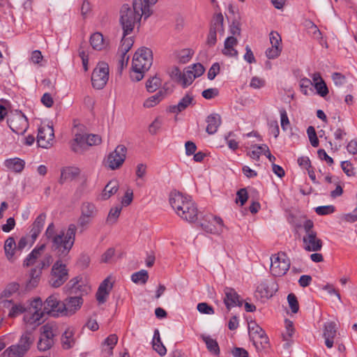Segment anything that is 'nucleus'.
Returning a JSON list of instances; mask_svg holds the SVG:
<instances>
[{
	"mask_svg": "<svg viewBox=\"0 0 357 357\" xmlns=\"http://www.w3.org/2000/svg\"><path fill=\"white\" fill-rule=\"evenodd\" d=\"M109 79V66L105 62H100L93 71L91 82L96 89H102Z\"/></svg>",
	"mask_w": 357,
	"mask_h": 357,
	"instance_id": "9b49d317",
	"label": "nucleus"
},
{
	"mask_svg": "<svg viewBox=\"0 0 357 357\" xmlns=\"http://www.w3.org/2000/svg\"><path fill=\"white\" fill-rule=\"evenodd\" d=\"M86 135L77 133L71 144V149L75 153H81L86 145Z\"/></svg>",
	"mask_w": 357,
	"mask_h": 357,
	"instance_id": "c756f323",
	"label": "nucleus"
},
{
	"mask_svg": "<svg viewBox=\"0 0 357 357\" xmlns=\"http://www.w3.org/2000/svg\"><path fill=\"white\" fill-rule=\"evenodd\" d=\"M341 167L343 172L348 176H354L356 174L355 169L350 161L346 160L341 162Z\"/></svg>",
	"mask_w": 357,
	"mask_h": 357,
	"instance_id": "864d4df0",
	"label": "nucleus"
},
{
	"mask_svg": "<svg viewBox=\"0 0 357 357\" xmlns=\"http://www.w3.org/2000/svg\"><path fill=\"white\" fill-rule=\"evenodd\" d=\"M160 85V79L157 77H153L146 82V87L149 92H154Z\"/></svg>",
	"mask_w": 357,
	"mask_h": 357,
	"instance_id": "de8ad7c7",
	"label": "nucleus"
},
{
	"mask_svg": "<svg viewBox=\"0 0 357 357\" xmlns=\"http://www.w3.org/2000/svg\"><path fill=\"white\" fill-rule=\"evenodd\" d=\"M65 310L58 294H52L43 302L40 297L31 301L29 312L25 316L24 322L29 325H40L45 314L57 317L63 315Z\"/></svg>",
	"mask_w": 357,
	"mask_h": 357,
	"instance_id": "f257e3e1",
	"label": "nucleus"
},
{
	"mask_svg": "<svg viewBox=\"0 0 357 357\" xmlns=\"http://www.w3.org/2000/svg\"><path fill=\"white\" fill-rule=\"evenodd\" d=\"M237 43L238 40L234 36L227 37L224 43V49L222 50V54L227 56L237 58L238 53L234 48Z\"/></svg>",
	"mask_w": 357,
	"mask_h": 357,
	"instance_id": "5701e85b",
	"label": "nucleus"
},
{
	"mask_svg": "<svg viewBox=\"0 0 357 357\" xmlns=\"http://www.w3.org/2000/svg\"><path fill=\"white\" fill-rule=\"evenodd\" d=\"M98 213L95 204L84 202L80 206V215L77 220V227L81 232L86 231L92 224Z\"/></svg>",
	"mask_w": 357,
	"mask_h": 357,
	"instance_id": "0eeeda50",
	"label": "nucleus"
},
{
	"mask_svg": "<svg viewBox=\"0 0 357 357\" xmlns=\"http://www.w3.org/2000/svg\"><path fill=\"white\" fill-rule=\"evenodd\" d=\"M90 43L93 49L98 51L103 50L106 46L103 36L99 32L94 33L91 35Z\"/></svg>",
	"mask_w": 357,
	"mask_h": 357,
	"instance_id": "72a5a7b5",
	"label": "nucleus"
},
{
	"mask_svg": "<svg viewBox=\"0 0 357 357\" xmlns=\"http://www.w3.org/2000/svg\"><path fill=\"white\" fill-rule=\"evenodd\" d=\"M118 342V337L116 334H112L110 335H109L105 340L104 342V344L108 346L109 347V349H110V353L109 354L112 355V349H114V347H115V345Z\"/></svg>",
	"mask_w": 357,
	"mask_h": 357,
	"instance_id": "052dcab7",
	"label": "nucleus"
},
{
	"mask_svg": "<svg viewBox=\"0 0 357 357\" xmlns=\"http://www.w3.org/2000/svg\"><path fill=\"white\" fill-rule=\"evenodd\" d=\"M59 334L58 326L54 323H47L40 328V335L37 343L40 351L50 349L54 344V337Z\"/></svg>",
	"mask_w": 357,
	"mask_h": 357,
	"instance_id": "423d86ee",
	"label": "nucleus"
},
{
	"mask_svg": "<svg viewBox=\"0 0 357 357\" xmlns=\"http://www.w3.org/2000/svg\"><path fill=\"white\" fill-rule=\"evenodd\" d=\"M193 101V96L190 94H186L177 105H171L169 110L172 113L178 114L185 110Z\"/></svg>",
	"mask_w": 357,
	"mask_h": 357,
	"instance_id": "cd10ccee",
	"label": "nucleus"
},
{
	"mask_svg": "<svg viewBox=\"0 0 357 357\" xmlns=\"http://www.w3.org/2000/svg\"><path fill=\"white\" fill-rule=\"evenodd\" d=\"M4 250L7 259L9 261L13 259L15 251L17 250V245L13 237H8L4 243Z\"/></svg>",
	"mask_w": 357,
	"mask_h": 357,
	"instance_id": "f704fd0d",
	"label": "nucleus"
},
{
	"mask_svg": "<svg viewBox=\"0 0 357 357\" xmlns=\"http://www.w3.org/2000/svg\"><path fill=\"white\" fill-rule=\"evenodd\" d=\"M112 288V284L110 282L109 278L105 279L100 284L96 292V299L99 303H104L107 301L109 291Z\"/></svg>",
	"mask_w": 357,
	"mask_h": 357,
	"instance_id": "412c9836",
	"label": "nucleus"
},
{
	"mask_svg": "<svg viewBox=\"0 0 357 357\" xmlns=\"http://www.w3.org/2000/svg\"><path fill=\"white\" fill-rule=\"evenodd\" d=\"M83 299L81 296L68 297L63 302L65 310L63 315L71 316L74 314L82 306Z\"/></svg>",
	"mask_w": 357,
	"mask_h": 357,
	"instance_id": "f3484780",
	"label": "nucleus"
},
{
	"mask_svg": "<svg viewBox=\"0 0 357 357\" xmlns=\"http://www.w3.org/2000/svg\"><path fill=\"white\" fill-rule=\"evenodd\" d=\"M153 63L152 51L147 47L139 49L133 56L132 62V71L130 73V78L132 81L139 82L144 76Z\"/></svg>",
	"mask_w": 357,
	"mask_h": 357,
	"instance_id": "39448f33",
	"label": "nucleus"
},
{
	"mask_svg": "<svg viewBox=\"0 0 357 357\" xmlns=\"http://www.w3.org/2000/svg\"><path fill=\"white\" fill-rule=\"evenodd\" d=\"M63 259H58L53 264L49 283L51 287L58 288L63 285L68 278V270Z\"/></svg>",
	"mask_w": 357,
	"mask_h": 357,
	"instance_id": "6e6552de",
	"label": "nucleus"
},
{
	"mask_svg": "<svg viewBox=\"0 0 357 357\" xmlns=\"http://www.w3.org/2000/svg\"><path fill=\"white\" fill-rule=\"evenodd\" d=\"M33 334L30 332H25L21 336L19 342L16 345H12L4 352L3 356L10 357H22L30 349L33 342Z\"/></svg>",
	"mask_w": 357,
	"mask_h": 357,
	"instance_id": "1a4fd4ad",
	"label": "nucleus"
},
{
	"mask_svg": "<svg viewBox=\"0 0 357 357\" xmlns=\"http://www.w3.org/2000/svg\"><path fill=\"white\" fill-rule=\"evenodd\" d=\"M192 54L193 52L190 49L182 50L178 54V61L181 63H186L190 60Z\"/></svg>",
	"mask_w": 357,
	"mask_h": 357,
	"instance_id": "37998d69",
	"label": "nucleus"
},
{
	"mask_svg": "<svg viewBox=\"0 0 357 357\" xmlns=\"http://www.w3.org/2000/svg\"><path fill=\"white\" fill-rule=\"evenodd\" d=\"M269 36L271 47H282V38L280 35L277 31H271Z\"/></svg>",
	"mask_w": 357,
	"mask_h": 357,
	"instance_id": "13d9d810",
	"label": "nucleus"
},
{
	"mask_svg": "<svg viewBox=\"0 0 357 357\" xmlns=\"http://www.w3.org/2000/svg\"><path fill=\"white\" fill-rule=\"evenodd\" d=\"M196 77V75H195V74L190 70V67H188V69L183 73L181 84L184 88L187 87L192 83Z\"/></svg>",
	"mask_w": 357,
	"mask_h": 357,
	"instance_id": "a19ab883",
	"label": "nucleus"
},
{
	"mask_svg": "<svg viewBox=\"0 0 357 357\" xmlns=\"http://www.w3.org/2000/svg\"><path fill=\"white\" fill-rule=\"evenodd\" d=\"M121 211V206H116L114 208H112L110 209L107 218V222L109 223H114L116 222L117 218H119L120 213Z\"/></svg>",
	"mask_w": 357,
	"mask_h": 357,
	"instance_id": "49530a36",
	"label": "nucleus"
},
{
	"mask_svg": "<svg viewBox=\"0 0 357 357\" xmlns=\"http://www.w3.org/2000/svg\"><path fill=\"white\" fill-rule=\"evenodd\" d=\"M79 280L77 277L71 279L65 286V289L69 291L70 294L77 293L81 291V285L79 284Z\"/></svg>",
	"mask_w": 357,
	"mask_h": 357,
	"instance_id": "79ce46f5",
	"label": "nucleus"
},
{
	"mask_svg": "<svg viewBox=\"0 0 357 357\" xmlns=\"http://www.w3.org/2000/svg\"><path fill=\"white\" fill-rule=\"evenodd\" d=\"M206 122L207 123L206 131L209 135H213L218 131L222 121L218 114H211L207 116Z\"/></svg>",
	"mask_w": 357,
	"mask_h": 357,
	"instance_id": "393cba45",
	"label": "nucleus"
},
{
	"mask_svg": "<svg viewBox=\"0 0 357 357\" xmlns=\"http://www.w3.org/2000/svg\"><path fill=\"white\" fill-rule=\"evenodd\" d=\"M282 47H271L266 50V56L269 59L278 57L282 52Z\"/></svg>",
	"mask_w": 357,
	"mask_h": 357,
	"instance_id": "603ef678",
	"label": "nucleus"
},
{
	"mask_svg": "<svg viewBox=\"0 0 357 357\" xmlns=\"http://www.w3.org/2000/svg\"><path fill=\"white\" fill-rule=\"evenodd\" d=\"M336 332V324L335 322L330 321L325 324L324 337L325 338V344L328 348L333 347Z\"/></svg>",
	"mask_w": 357,
	"mask_h": 357,
	"instance_id": "4be33fe9",
	"label": "nucleus"
},
{
	"mask_svg": "<svg viewBox=\"0 0 357 357\" xmlns=\"http://www.w3.org/2000/svg\"><path fill=\"white\" fill-rule=\"evenodd\" d=\"M224 303L225 304L227 310H230L235 306H242L243 301L240 299L239 295L234 289L231 287H225L224 289Z\"/></svg>",
	"mask_w": 357,
	"mask_h": 357,
	"instance_id": "a211bd4d",
	"label": "nucleus"
},
{
	"mask_svg": "<svg viewBox=\"0 0 357 357\" xmlns=\"http://www.w3.org/2000/svg\"><path fill=\"white\" fill-rule=\"evenodd\" d=\"M45 248V245H41L38 248L33 249L26 257L24 261V266H29L35 262L36 259L39 257L40 252Z\"/></svg>",
	"mask_w": 357,
	"mask_h": 357,
	"instance_id": "4c0bfd02",
	"label": "nucleus"
},
{
	"mask_svg": "<svg viewBox=\"0 0 357 357\" xmlns=\"http://www.w3.org/2000/svg\"><path fill=\"white\" fill-rule=\"evenodd\" d=\"M54 133L52 126H45L39 128L37 136V143L40 147L48 149L52 146Z\"/></svg>",
	"mask_w": 357,
	"mask_h": 357,
	"instance_id": "2eb2a0df",
	"label": "nucleus"
},
{
	"mask_svg": "<svg viewBox=\"0 0 357 357\" xmlns=\"http://www.w3.org/2000/svg\"><path fill=\"white\" fill-rule=\"evenodd\" d=\"M150 16L151 13L147 8H143L141 0H133L132 6L123 4L119 11V22L124 36L130 34L142 17L146 20Z\"/></svg>",
	"mask_w": 357,
	"mask_h": 357,
	"instance_id": "f03ea898",
	"label": "nucleus"
},
{
	"mask_svg": "<svg viewBox=\"0 0 357 357\" xmlns=\"http://www.w3.org/2000/svg\"><path fill=\"white\" fill-rule=\"evenodd\" d=\"M271 272L273 276L281 277L290 268V259L284 252H279L271 257Z\"/></svg>",
	"mask_w": 357,
	"mask_h": 357,
	"instance_id": "9d476101",
	"label": "nucleus"
},
{
	"mask_svg": "<svg viewBox=\"0 0 357 357\" xmlns=\"http://www.w3.org/2000/svg\"><path fill=\"white\" fill-rule=\"evenodd\" d=\"M80 174V170L77 167H67L63 168L61 171V176L59 178V183L61 184L64 183L67 181H71L78 176Z\"/></svg>",
	"mask_w": 357,
	"mask_h": 357,
	"instance_id": "a878e982",
	"label": "nucleus"
},
{
	"mask_svg": "<svg viewBox=\"0 0 357 357\" xmlns=\"http://www.w3.org/2000/svg\"><path fill=\"white\" fill-rule=\"evenodd\" d=\"M287 301L292 313L298 312L299 310V305L295 294L292 293L289 294L287 296Z\"/></svg>",
	"mask_w": 357,
	"mask_h": 357,
	"instance_id": "09e8293b",
	"label": "nucleus"
},
{
	"mask_svg": "<svg viewBox=\"0 0 357 357\" xmlns=\"http://www.w3.org/2000/svg\"><path fill=\"white\" fill-rule=\"evenodd\" d=\"M220 72V65L218 63H214L208 72V78L210 80H213L215 76L219 73Z\"/></svg>",
	"mask_w": 357,
	"mask_h": 357,
	"instance_id": "338daca9",
	"label": "nucleus"
},
{
	"mask_svg": "<svg viewBox=\"0 0 357 357\" xmlns=\"http://www.w3.org/2000/svg\"><path fill=\"white\" fill-rule=\"evenodd\" d=\"M123 33V38L121 42V45L119 49V54H127L128 51L133 45L134 41L131 37H126Z\"/></svg>",
	"mask_w": 357,
	"mask_h": 357,
	"instance_id": "58836bf2",
	"label": "nucleus"
},
{
	"mask_svg": "<svg viewBox=\"0 0 357 357\" xmlns=\"http://www.w3.org/2000/svg\"><path fill=\"white\" fill-rule=\"evenodd\" d=\"M20 285L17 282H11L8 284L3 291V294L5 297H10L14 293L18 291Z\"/></svg>",
	"mask_w": 357,
	"mask_h": 357,
	"instance_id": "5fc2aeb1",
	"label": "nucleus"
},
{
	"mask_svg": "<svg viewBox=\"0 0 357 357\" xmlns=\"http://www.w3.org/2000/svg\"><path fill=\"white\" fill-rule=\"evenodd\" d=\"M237 198H236V202L239 201L241 202V206H243L245 204V203L247 202L248 196L246 189L241 188L237 192Z\"/></svg>",
	"mask_w": 357,
	"mask_h": 357,
	"instance_id": "69168bd1",
	"label": "nucleus"
},
{
	"mask_svg": "<svg viewBox=\"0 0 357 357\" xmlns=\"http://www.w3.org/2000/svg\"><path fill=\"white\" fill-rule=\"evenodd\" d=\"M278 290V284L275 281L262 282L257 287V291L262 297H272Z\"/></svg>",
	"mask_w": 357,
	"mask_h": 357,
	"instance_id": "aec40b11",
	"label": "nucleus"
},
{
	"mask_svg": "<svg viewBox=\"0 0 357 357\" xmlns=\"http://www.w3.org/2000/svg\"><path fill=\"white\" fill-rule=\"evenodd\" d=\"M7 123L12 131L17 135H23L29 127L28 120L21 112L10 116Z\"/></svg>",
	"mask_w": 357,
	"mask_h": 357,
	"instance_id": "ddd939ff",
	"label": "nucleus"
},
{
	"mask_svg": "<svg viewBox=\"0 0 357 357\" xmlns=\"http://www.w3.org/2000/svg\"><path fill=\"white\" fill-rule=\"evenodd\" d=\"M202 338L210 352L213 353L215 355H218L220 354V348L215 340H213L210 336L204 335H202Z\"/></svg>",
	"mask_w": 357,
	"mask_h": 357,
	"instance_id": "e433bc0d",
	"label": "nucleus"
},
{
	"mask_svg": "<svg viewBox=\"0 0 357 357\" xmlns=\"http://www.w3.org/2000/svg\"><path fill=\"white\" fill-rule=\"evenodd\" d=\"M224 17L221 13L215 14L211 20L210 29L218 32L220 35L224 33Z\"/></svg>",
	"mask_w": 357,
	"mask_h": 357,
	"instance_id": "c85d7f7f",
	"label": "nucleus"
},
{
	"mask_svg": "<svg viewBox=\"0 0 357 357\" xmlns=\"http://www.w3.org/2000/svg\"><path fill=\"white\" fill-rule=\"evenodd\" d=\"M149 279V274L146 270H141L138 272L134 273L131 275V280L136 284H145Z\"/></svg>",
	"mask_w": 357,
	"mask_h": 357,
	"instance_id": "ea45409f",
	"label": "nucleus"
},
{
	"mask_svg": "<svg viewBox=\"0 0 357 357\" xmlns=\"http://www.w3.org/2000/svg\"><path fill=\"white\" fill-rule=\"evenodd\" d=\"M335 211V207L333 205L321 206L315 208V212L320 215L331 214Z\"/></svg>",
	"mask_w": 357,
	"mask_h": 357,
	"instance_id": "4d7b16f0",
	"label": "nucleus"
},
{
	"mask_svg": "<svg viewBox=\"0 0 357 357\" xmlns=\"http://www.w3.org/2000/svg\"><path fill=\"white\" fill-rule=\"evenodd\" d=\"M74 335L75 333L72 328H68L64 331L61 337V343L63 349H69L75 345V339Z\"/></svg>",
	"mask_w": 357,
	"mask_h": 357,
	"instance_id": "bb28decb",
	"label": "nucleus"
},
{
	"mask_svg": "<svg viewBox=\"0 0 357 357\" xmlns=\"http://www.w3.org/2000/svg\"><path fill=\"white\" fill-rule=\"evenodd\" d=\"M46 219V215L45 213L40 214L35 220L34 222L32 225V228L30 231V236L31 238V243H34V241L38 238V235L41 232L45 222Z\"/></svg>",
	"mask_w": 357,
	"mask_h": 357,
	"instance_id": "b1692460",
	"label": "nucleus"
},
{
	"mask_svg": "<svg viewBox=\"0 0 357 357\" xmlns=\"http://www.w3.org/2000/svg\"><path fill=\"white\" fill-rule=\"evenodd\" d=\"M162 124V119L160 118H156L149 126V132L153 135H155L160 129Z\"/></svg>",
	"mask_w": 357,
	"mask_h": 357,
	"instance_id": "bf43d9fd",
	"label": "nucleus"
},
{
	"mask_svg": "<svg viewBox=\"0 0 357 357\" xmlns=\"http://www.w3.org/2000/svg\"><path fill=\"white\" fill-rule=\"evenodd\" d=\"M3 307L8 310V317L9 318L14 319L24 314V321L25 316L29 312L31 308V302L25 305L22 303H15L11 300H6L3 302Z\"/></svg>",
	"mask_w": 357,
	"mask_h": 357,
	"instance_id": "4468645a",
	"label": "nucleus"
},
{
	"mask_svg": "<svg viewBox=\"0 0 357 357\" xmlns=\"http://www.w3.org/2000/svg\"><path fill=\"white\" fill-rule=\"evenodd\" d=\"M285 332L282 333L283 340H289L291 339V337L294 333V328L293 326V322L286 319L285 321Z\"/></svg>",
	"mask_w": 357,
	"mask_h": 357,
	"instance_id": "a18cd8bd",
	"label": "nucleus"
},
{
	"mask_svg": "<svg viewBox=\"0 0 357 357\" xmlns=\"http://www.w3.org/2000/svg\"><path fill=\"white\" fill-rule=\"evenodd\" d=\"M127 149L124 145L120 144L114 151L110 153L107 158V165L112 170L119 169L125 161Z\"/></svg>",
	"mask_w": 357,
	"mask_h": 357,
	"instance_id": "f8f14e48",
	"label": "nucleus"
},
{
	"mask_svg": "<svg viewBox=\"0 0 357 357\" xmlns=\"http://www.w3.org/2000/svg\"><path fill=\"white\" fill-rule=\"evenodd\" d=\"M219 93L218 89L216 88H211L202 91V96L207 99L210 100L215 97H216Z\"/></svg>",
	"mask_w": 357,
	"mask_h": 357,
	"instance_id": "0e129e2a",
	"label": "nucleus"
},
{
	"mask_svg": "<svg viewBox=\"0 0 357 357\" xmlns=\"http://www.w3.org/2000/svg\"><path fill=\"white\" fill-rule=\"evenodd\" d=\"M41 273L42 269L38 266L31 270L29 274L30 279L26 284L28 289H33L37 286Z\"/></svg>",
	"mask_w": 357,
	"mask_h": 357,
	"instance_id": "c9c22d12",
	"label": "nucleus"
},
{
	"mask_svg": "<svg viewBox=\"0 0 357 357\" xmlns=\"http://www.w3.org/2000/svg\"><path fill=\"white\" fill-rule=\"evenodd\" d=\"M119 189V184L116 181H109L101 193V199L102 200L108 199L111 196L114 195Z\"/></svg>",
	"mask_w": 357,
	"mask_h": 357,
	"instance_id": "2f4dec72",
	"label": "nucleus"
},
{
	"mask_svg": "<svg viewBox=\"0 0 357 357\" xmlns=\"http://www.w3.org/2000/svg\"><path fill=\"white\" fill-rule=\"evenodd\" d=\"M153 349L160 356H165L167 353V349L163 345L160 338L157 340H153Z\"/></svg>",
	"mask_w": 357,
	"mask_h": 357,
	"instance_id": "6e6d98bb",
	"label": "nucleus"
},
{
	"mask_svg": "<svg viewBox=\"0 0 357 357\" xmlns=\"http://www.w3.org/2000/svg\"><path fill=\"white\" fill-rule=\"evenodd\" d=\"M197 310L202 314H213L214 313L213 308L206 303H200L197 305Z\"/></svg>",
	"mask_w": 357,
	"mask_h": 357,
	"instance_id": "680f3d73",
	"label": "nucleus"
},
{
	"mask_svg": "<svg viewBox=\"0 0 357 357\" xmlns=\"http://www.w3.org/2000/svg\"><path fill=\"white\" fill-rule=\"evenodd\" d=\"M322 241L317 237V231L304 234L303 237V248L307 252H317L321 250Z\"/></svg>",
	"mask_w": 357,
	"mask_h": 357,
	"instance_id": "dca6fc26",
	"label": "nucleus"
},
{
	"mask_svg": "<svg viewBox=\"0 0 357 357\" xmlns=\"http://www.w3.org/2000/svg\"><path fill=\"white\" fill-rule=\"evenodd\" d=\"M166 93V90H160L155 95L146 99L144 102V106L147 108L155 106L165 98Z\"/></svg>",
	"mask_w": 357,
	"mask_h": 357,
	"instance_id": "473e14b6",
	"label": "nucleus"
},
{
	"mask_svg": "<svg viewBox=\"0 0 357 357\" xmlns=\"http://www.w3.org/2000/svg\"><path fill=\"white\" fill-rule=\"evenodd\" d=\"M76 230V226L70 224L66 232L61 231L52 238L51 248L58 259L63 261L70 259L69 252L75 243Z\"/></svg>",
	"mask_w": 357,
	"mask_h": 357,
	"instance_id": "20e7f679",
	"label": "nucleus"
},
{
	"mask_svg": "<svg viewBox=\"0 0 357 357\" xmlns=\"http://www.w3.org/2000/svg\"><path fill=\"white\" fill-rule=\"evenodd\" d=\"M25 162L18 158L8 159L5 161V166L15 172H21L24 167Z\"/></svg>",
	"mask_w": 357,
	"mask_h": 357,
	"instance_id": "7c9ffc66",
	"label": "nucleus"
},
{
	"mask_svg": "<svg viewBox=\"0 0 357 357\" xmlns=\"http://www.w3.org/2000/svg\"><path fill=\"white\" fill-rule=\"evenodd\" d=\"M314 86L317 93L321 97H325L328 93V89L324 80L316 82Z\"/></svg>",
	"mask_w": 357,
	"mask_h": 357,
	"instance_id": "3c124183",
	"label": "nucleus"
},
{
	"mask_svg": "<svg viewBox=\"0 0 357 357\" xmlns=\"http://www.w3.org/2000/svg\"><path fill=\"white\" fill-rule=\"evenodd\" d=\"M169 202L177 215L183 220L194 222L197 220L198 209L190 196L172 191L169 194Z\"/></svg>",
	"mask_w": 357,
	"mask_h": 357,
	"instance_id": "7ed1b4c3",
	"label": "nucleus"
},
{
	"mask_svg": "<svg viewBox=\"0 0 357 357\" xmlns=\"http://www.w3.org/2000/svg\"><path fill=\"white\" fill-rule=\"evenodd\" d=\"M86 145L87 146H96L101 143V137L98 135H86Z\"/></svg>",
	"mask_w": 357,
	"mask_h": 357,
	"instance_id": "e2e57ef3",
	"label": "nucleus"
},
{
	"mask_svg": "<svg viewBox=\"0 0 357 357\" xmlns=\"http://www.w3.org/2000/svg\"><path fill=\"white\" fill-rule=\"evenodd\" d=\"M312 82L308 78H302L300 81L301 91L304 95H309V91H312L311 86Z\"/></svg>",
	"mask_w": 357,
	"mask_h": 357,
	"instance_id": "c03bdc74",
	"label": "nucleus"
},
{
	"mask_svg": "<svg viewBox=\"0 0 357 357\" xmlns=\"http://www.w3.org/2000/svg\"><path fill=\"white\" fill-rule=\"evenodd\" d=\"M265 85V81L263 79H261L258 77H253L250 81V87L258 89H260Z\"/></svg>",
	"mask_w": 357,
	"mask_h": 357,
	"instance_id": "774afa93",
	"label": "nucleus"
},
{
	"mask_svg": "<svg viewBox=\"0 0 357 357\" xmlns=\"http://www.w3.org/2000/svg\"><path fill=\"white\" fill-rule=\"evenodd\" d=\"M307 133L313 147H317L319 146V139L317 137L315 129L313 126H309L307 129Z\"/></svg>",
	"mask_w": 357,
	"mask_h": 357,
	"instance_id": "8fccbe9b",
	"label": "nucleus"
},
{
	"mask_svg": "<svg viewBox=\"0 0 357 357\" xmlns=\"http://www.w3.org/2000/svg\"><path fill=\"white\" fill-rule=\"evenodd\" d=\"M250 337L256 344V340H260V344L262 347L268 343V338L266 336L265 331L256 323H252L248 326Z\"/></svg>",
	"mask_w": 357,
	"mask_h": 357,
	"instance_id": "6ab92c4d",
	"label": "nucleus"
}]
</instances>
